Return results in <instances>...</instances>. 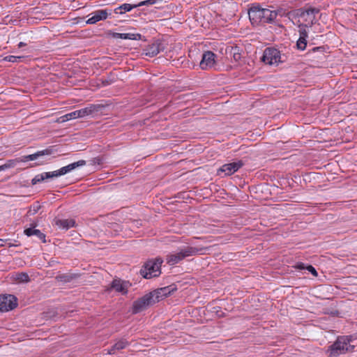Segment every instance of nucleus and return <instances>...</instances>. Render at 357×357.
<instances>
[{
    "mask_svg": "<svg viewBox=\"0 0 357 357\" xmlns=\"http://www.w3.org/2000/svg\"><path fill=\"white\" fill-rule=\"evenodd\" d=\"M204 248L192 246H183L176 252L169 253L166 256V261L170 266L176 265L187 257H192L198 254H204Z\"/></svg>",
    "mask_w": 357,
    "mask_h": 357,
    "instance_id": "f257e3e1",
    "label": "nucleus"
},
{
    "mask_svg": "<svg viewBox=\"0 0 357 357\" xmlns=\"http://www.w3.org/2000/svg\"><path fill=\"white\" fill-rule=\"evenodd\" d=\"M248 15L252 24L257 25L260 23L271 22L275 19L278 14L275 10L252 6L250 8Z\"/></svg>",
    "mask_w": 357,
    "mask_h": 357,
    "instance_id": "f03ea898",
    "label": "nucleus"
},
{
    "mask_svg": "<svg viewBox=\"0 0 357 357\" xmlns=\"http://www.w3.org/2000/svg\"><path fill=\"white\" fill-rule=\"evenodd\" d=\"M351 341V336L339 337L337 340L328 347L327 352L329 354L330 356H337L347 351H352L354 347L350 344Z\"/></svg>",
    "mask_w": 357,
    "mask_h": 357,
    "instance_id": "7ed1b4c3",
    "label": "nucleus"
},
{
    "mask_svg": "<svg viewBox=\"0 0 357 357\" xmlns=\"http://www.w3.org/2000/svg\"><path fill=\"white\" fill-rule=\"evenodd\" d=\"M163 261L161 258L147 261L140 271L141 275L145 278L158 277L161 273V265Z\"/></svg>",
    "mask_w": 357,
    "mask_h": 357,
    "instance_id": "20e7f679",
    "label": "nucleus"
},
{
    "mask_svg": "<svg viewBox=\"0 0 357 357\" xmlns=\"http://www.w3.org/2000/svg\"><path fill=\"white\" fill-rule=\"evenodd\" d=\"M319 13L316 8H310L306 10H299L296 13L298 20L294 24H298L299 29H305L314 24L315 15Z\"/></svg>",
    "mask_w": 357,
    "mask_h": 357,
    "instance_id": "39448f33",
    "label": "nucleus"
},
{
    "mask_svg": "<svg viewBox=\"0 0 357 357\" xmlns=\"http://www.w3.org/2000/svg\"><path fill=\"white\" fill-rule=\"evenodd\" d=\"M155 295L156 294L151 291L135 301L132 305V313H139L157 303Z\"/></svg>",
    "mask_w": 357,
    "mask_h": 357,
    "instance_id": "423d86ee",
    "label": "nucleus"
},
{
    "mask_svg": "<svg viewBox=\"0 0 357 357\" xmlns=\"http://www.w3.org/2000/svg\"><path fill=\"white\" fill-rule=\"evenodd\" d=\"M85 164L84 160H79L73 163H71L67 166L63 167L59 169L43 172L39 175H38L35 178H52L54 177L60 176L66 174V173L72 171L77 167L82 166Z\"/></svg>",
    "mask_w": 357,
    "mask_h": 357,
    "instance_id": "0eeeda50",
    "label": "nucleus"
},
{
    "mask_svg": "<svg viewBox=\"0 0 357 357\" xmlns=\"http://www.w3.org/2000/svg\"><path fill=\"white\" fill-rule=\"evenodd\" d=\"M262 61L269 65L278 64L280 62V52L275 48H266L264 52Z\"/></svg>",
    "mask_w": 357,
    "mask_h": 357,
    "instance_id": "6e6552de",
    "label": "nucleus"
},
{
    "mask_svg": "<svg viewBox=\"0 0 357 357\" xmlns=\"http://www.w3.org/2000/svg\"><path fill=\"white\" fill-rule=\"evenodd\" d=\"M243 163L241 161H236L222 165L217 172V176L220 177L228 176L241 167Z\"/></svg>",
    "mask_w": 357,
    "mask_h": 357,
    "instance_id": "1a4fd4ad",
    "label": "nucleus"
},
{
    "mask_svg": "<svg viewBox=\"0 0 357 357\" xmlns=\"http://www.w3.org/2000/svg\"><path fill=\"white\" fill-rule=\"evenodd\" d=\"M17 298L11 294L0 296V312H8L17 306Z\"/></svg>",
    "mask_w": 357,
    "mask_h": 357,
    "instance_id": "9d476101",
    "label": "nucleus"
},
{
    "mask_svg": "<svg viewBox=\"0 0 357 357\" xmlns=\"http://www.w3.org/2000/svg\"><path fill=\"white\" fill-rule=\"evenodd\" d=\"M216 65V55L211 52L206 51L202 54L199 66L202 70H210Z\"/></svg>",
    "mask_w": 357,
    "mask_h": 357,
    "instance_id": "9b49d317",
    "label": "nucleus"
},
{
    "mask_svg": "<svg viewBox=\"0 0 357 357\" xmlns=\"http://www.w3.org/2000/svg\"><path fill=\"white\" fill-rule=\"evenodd\" d=\"M111 14V12H109L106 9L102 10H97L89 15H88V20H86V24H94L97 23L98 22L105 20L107 18L109 15Z\"/></svg>",
    "mask_w": 357,
    "mask_h": 357,
    "instance_id": "f8f14e48",
    "label": "nucleus"
},
{
    "mask_svg": "<svg viewBox=\"0 0 357 357\" xmlns=\"http://www.w3.org/2000/svg\"><path fill=\"white\" fill-rule=\"evenodd\" d=\"M129 345V342L126 339L121 338L110 349H105L104 352L107 355H114L116 351H119L126 348Z\"/></svg>",
    "mask_w": 357,
    "mask_h": 357,
    "instance_id": "ddd939ff",
    "label": "nucleus"
},
{
    "mask_svg": "<svg viewBox=\"0 0 357 357\" xmlns=\"http://www.w3.org/2000/svg\"><path fill=\"white\" fill-rule=\"evenodd\" d=\"M128 286V282L120 279H114L111 284V287L113 289L117 292L121 293L122 294H127Z\"/></svg>",
    "mask_w": 357,
    "mask_h": 357,
    "instance_id": "4468645a",
    "label": "nucleus"
},
{
    "mask_svg": "<svg viewBox=\"0 0 357 357\" xmlns=\"http://www.w3.org/2000/svg\"><path fill=\"white\" fill-rule=\"evenodd\" d=\"M162 50L160 43H154L149 45L145 50V54L150 57H153L160 52Z\"/></svg>",
    "mask_w": 357,
    "mask_h": 357,
    "instance_id": "2eb2a0df",
    "label": "nucleus"
},
{
    "mask_svg": "<svg viewBox=\"0 0 357 357\" xmlns=\"http://www.w3.org/2000/svg\"><path fill=\"white\" fill-rule=\"evenodd\" d=\"M300 37L297 41L298 49L304 50L307 45V32L305 29H299Z\"/></svg>",
    "mask_w": 357,
    "mask_h": 357,
    "instance_id": "dca6fc26",
    "label": "nucleus"
},
{
    "mask_svg": "<svg viewBox=\"0 0 357 357\" xmlns=\"http://www.w3.org/2000/svg\"><path fill=\"white\" fill-rule=\"evenodd\" d=\"M98 107L95 105H90L88 107L82 108L77 110L79 118H83L93 114L95 112H97Z\"/></svg>",
    "mask_w": 357,
    "mask_h": 357,
    "instance_id": "f3484780",
    "label": "nucleus"
},
{
    "mask_svg": "<svg viewBox=\"0 0 357 357\" xmlns=\"http://www.w3.org/2000/svg\"><path fill=\"white\" fill-rule=\"evenodd\" d=\"M54 222L59 228L66 230L75 226V221L73 219H56Z\"/></svg>",
    "mask_w": 357,
    "mask_h": 357,
    "instance_id": "a211bd4d",
    "label": "nucleus"
},
{
    "mask_svg": "<svg viewBox=\"0 0 357 357\" xmlns=\"http://www.w3.org/2000/svg\"><path fill=\"white\" fill-rule=\"evenodd\" d=\"M114 38H121L123 40H140L141 35L139 33H114L113 34Z\"/></svg>",
    "mask_w": 357,
    "mask_h": 357,
    "instance_id": "6ab92c4d",
    "label": "nucleus"
},
{
    "mask_svg": "<svg viewBox=\"0 0 357 357\" xmlns=\"http://www.w3.org/2000/svg\"><path fill=\"white\" fill-rule=\"evenodd\" d=\"M48 154H50V152L47 150H43V151H38L37 153H33V154L24 155L22 158L21 161H22V162H28V161L36 160L40 156H43L45 155H48Z\"/></svg>",
    "mask_w": 357,
    "mask_h": 357,
    "instance_id": "aec40b11",
    "label": "nucleus"
},
{
    "mask_svg": "<svg viewBox=\"0 0 357 357\" xmlns=\"http://www.w3.org/2000/svg\"><path fill=\"white\" fill-rule=\"evenodd\" d=\"M24 233L26 236H36L40 240H41L43 243H45V235L42 233L39 229H36L34 228H28L24 230Z\"/></svg>",
    "mask_w": 357,
    "mask_h": 357,
    "instance_id": "412c9836",
    "label": "nucleus"
},
{
    "mask_svg": "<svg viewBox=\"0 0 357 357\" xmlns=\"http://www.w3.org/2000/svg\"><path fill=\"white\" fill-rule=\"evenodd\" d=\"M153 294H155L156 300L158 302L159 301L163 299L165 297L167 296L170 294V289L169 287H166L164 288L158 289L152 291Z\"/></svg>",
    "mask_w": 357,
    "mask_h": 357,
    "instance_id": "4be33fe9",
    "label": "nucleus"
},
{
    "mask_svg": "<svg viewBox=\"0 0 357 357\" xmlns=\"http://www.w3.org/2000/svg\"><path fill=\"white\" fill-rule=\"evenodd\" d=\"M77 119H79V116H78V114H77V110H75V111H73L72 112L68 113L65 115L60 116L58 119L57 121L59 123H64V122L68 121L70 120Z\"/></svg>",
    "mask_w": 357,
    "mask_h": 357,
    "instance_id": "5701e85b",
    "label": "nucleus"
},
{
    "mask_svg": "<svg viewBox=\"0 0 357 357\" xmlns=\"http://www.w3.org/2000/svg\"><path fill=\"white\" fill-rule=\"evenodd\" d=\"M15 280L20 282H27L29 281V276L26 273H19L16 274Z\"/></svg>",
    "mask_w": 357,
    "mask_h": 357,
    "instance_id": "b1692460",
    "label": "nucleus"
},
{
    "mask_svg": "<svg viewBox=\"0 0 357 357\" xmlns=\"http://www.w3.org/2000/svg\"><path fill=\"white\" fill-rule=\"evenodd\" d=\"M40 208V205L39 203L36 202L31 205L29 208V210L27 212V215L31 216L35 215Z\"/></svg>",
    "mask_w": 357,
    "mask_h": 357,
    "instance_id": "393cba45",
    "label": "nucleus"
},
{
    "mask_svg": "<svg viewBox=\"0 0 357 357\" xmlns=\"http://www.w3.org/2000/svg\"><path fill=\"white\" fill-rule=\"evenodd\" d=\"M137 7L136 5L132 6L129 3H123L121 6H120L118 9L121 10L122 11L120 12V13H123L126 12L130 11L133 8Z\"/></svg>",
    "mask_w": 357,
    "mask_h": 357,
    "instance_id": "a878e982",
    "label": "nucleus"
},
{
    "mask_svg": "<svg viewBox=\"0 0 357 357\" xmlns=\"http://www.w3.org/2000/svg\"><path fill=\"white\" fill-rule=\"evenodd\" d=\"M22 58V56H16L10 55V56H7L4 57L3 60L8 61V62L15 63V62H17L18 61L21 60Z\"/></svg>",
    "mask_w": 357,
    "mask_h": 357,
    "instance_id": "bb28decb",
    "label": "nucleus"
},
{
    "mask_svg": "<svg viewBox=\"0 0 357 357\" xmlns=\"http://www.w3.org/2000/svg\"><path fill=\"white\" fill-rule=\"evenodd\" d=\"M306 269L311 273L314 276H317V272L316 269L311 265L306 266Z\"/></svg>",
    "mask_w": 357,
    "mask_h": 357,
    "instance_id": "cd10ccee",
    "label": "nucleus"
},
{
    "mask_svg": "<svg viewBox=\"0 0 357 357\" xmlns=\"http://www.w3.org/2000/svg\"><path fill=\"white\" fill-rule=\"evenodd\" d=\"M295 267H296V268H298V269H300V270H303V269L306 268V267H305V264H304L303 263H301V262L298 263V264L296 265V266H295Z\"/></svg>",
    "mask_w": 357,
    "mask_h": 357,
    "instance_id": "c85d7f7f",
    "label": "nucleus"
},
{
    "mask_svg": "<svg viewBox=\"0 0 357 357\" xmlns=\"http://www.w3.org/2000/svg\"><path fill=\"white\" fill-rule=\"evenodd\" d=\"M234 58L236 61L238 60L241 58V55L238 53H234Z\"/></svg>",
    "mask_w": 357,
    "mask_h": 357,
    "instance_id": "c756f323",
    "label": "nucleus"
},
{
    "mask_svg": "<svg viewBox=\"0 0 357 357\" xmlns=\"http://www.w3.org/2000/svg\"><path fill=\"white\" fill-rule=\"evenodd\" d=\"M45 181V180H35V179L31 180V181H32V184H33V185L36 184L38 182H40V181Z\"/></svg>",
    "mask_w": 357,
    "mask_h": 357,
    "instance_id": "7c9ffc66",
    "label": "nucleus"
},
{
    "mask_svg": "<svg viewBox=\"0 0 357 357\" xmlns=\"http://www.w3.org/2000/svg\"><path fill=\"white\" fill-rule=\"evenodd\" d=\"M314 174H315L314 173V174L310 173L309 176L310 177V178L315 179L316 176H314Z\"/></svg>",
    "mask_w": 357,
    "mask_h": 357,
    "instance_id": "2f4dec72",
    "label": "nucleus"
},
{
    "mask_svg": "<svg viewBox=\"0 0 357 357\" xmlns=\"http://www.w3.org/2000/svg\"><path fill=\"white\" fill-rule=\"evenodd\" d=\"M24 45H25V43H23V42H20V43L18 44V47H23V46H24Z\"/></svg>",
    "mask_w": 357,
    "mask_h": 357,
    "instance_id": "473e14b6",
    "label": "nucleus"
},
{
    "mask_svg": "<svg viewBox=\"0 0 357 357\" xmlns=\"http://www.w3.org/2000/svg\"><path fill=\"white\" fill-rule=\"evenodd\" d=\"M4 242H5V241L3 239H1L0 238V247L3 246V243Z\"/></svg>",
    "mask_w": 357,
    "mask_h": 357,
    "instance_id": "72a5a7b5",
    "label": "nucleus"
},
{
    "mask_svg": "<svg viewBox=\"0 0 357 357\" xmlns=\"http://www.w3.org/2000/svg\"><path fill=\"white\" fill-rule=\"evenodd\" d=\"M43 162H44L43 161H40V162H38L37 163V165H42V164H43Z\"/></svg>",
    "mask_w": 357,
    "mask_h": 357,
    "instance_id": "f704fd0d",
    "label": "nucleus"
},
{
    "mask_svg": "<svg viewBox=\"0 0 357 357\" xmlns=\"http://www.w3.org/2000/svg\"><path fill=\"white\" fill-rule=\"evenodd\" d=\"M2 169H3V166H1V167H0V171H1V170H2Z\"/></svg>",
    "mask_w": 357,
    "mask_h": 357,
    "instance_id": "c9c22d12",
    "label": "nucleus"
}]
</instances>
